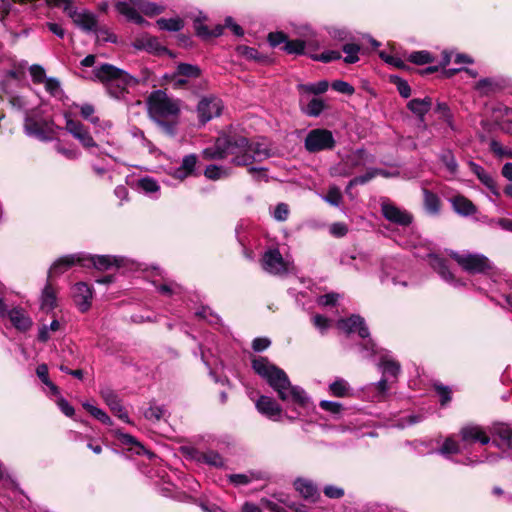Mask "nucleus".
I'll use <instances>...</instances> for the list:
<instances>
[{"label":"nucleus","instance_id":"5701e85b","mask_svg":"<svg viewBox=\"0 0 512 512\" xmlns=\"http://www.w3.org/2000/svg\"><path fill=\"white\" fill-rule=\"evenodd\" d=\"M367 161V153L364 149H357L343 159V165L348 169L343 175H350L352 170L362 167Z\"/></svg>","mask_w":512,"mask_h":512},{"label":"nucleus","instance_id":"f257e3e1","mask_svg":"<svg viewBox=\"0 0 512 512\" xmlns=\"http://www.w3.org/2000/svg\"><path fill=\"white\" fill-rule=\"evenodd\" d=\"M270 150L261 143L250 142L244 136L223 135L216 139L211 147L202 151L206 160H221L230 157L236 166H250L255 161H263L270 157Z\"/></svg>","mask_w":512,"mask_h":512},{"label":"nucleus","instance_id":"f704fd0d","mask_svg":"<svg viewBox=\"0 0 512 512\" xmlns=\"http://www.w3.org/2000/svg\"><path fill=\"white\" fill-rule=\"evenodd\" d=\"M325 108L326 104L324 100L321 98H312L303 109V112L310 117H318Z\"/></svg>","mask_w":512,"mask_h":512},{"label":"nucleus","instance_id":"f03ea898","mask_svg":"<svg viewBox=\"0 0 512 512\" xmlns=\"http://www.w3.org/2000/svg\"><path fill=\"white\" fill-rule=\"evenodd\" d=\"M254 371L278 393L281 400H291L295 404L305 407L308 403V396L299 386L291 385L287 374L280 368L271 364L267 358L258 357L252 360Z\"/></svg>","mask_w":512,"mask_h":512},{"label":"nucleus","instance_id":"393cba45","mask_svg":"<svg viewBox=\"0 0 512 512\" xmlns=\"http://www.w3.org/2000/svg\"><path fill=\"white\" fill-rule=\"evenodd\" d=\"M197 164V157L195 154H189L184 156L181 165L174 169L172 176L179 180H184L190 176L195 170Z\"/></svg>","mask_w":512,"mask_h":512},{"label":"nucleus","instance_id":"6e6552de","mask_svg":"<svg viewBox=\"0 0 512 512\" xmlns=\"http://www.w3.org/2000/svg\"><path fill=\"white\" fill-rule=\"evenodd\" d=\"M24 131L26 135L35 137L40 141L52 140V128L45 120H37L29 114H26L24 120Z\"/></svg>","mask_w":512,"mask_h":512},{"label":"nucleus","instance_id":"c03bdc74","mask_svg":"<svg viewBox=\"0 0 512 512\" xmlns=\"http://www.w3.org/2000/svg\"><path fill=\"white\" fill-rule=\"evenodd\" d=\"M461 450L462 448L460 444L452 437H448L439 449V453L446 456L450 454H458Z\"/></svg>","mask_w":512,"mask_h":512},{"label":"nucleus","instance_id":"bf43d9fd","mask_svg":"<svg viewBox=\"0 0 512 512\" xmlns=\"http://www.w3.org/2000/svg\"><path fill=\"white\" fill-rule=\"evenodd\" d=\"M29 72L34 83H43L47 79L45 70L40 65H32Z\"/></svg>","mask_w":512,"mask_h":512},{"label":"nucleus","instance_id":"72a5a7b5","mask_svg":"<svg viewBox=\"0 0 512 512\" xmlns=\"http://www.w3.org/2000/svg\"><path fill=\"white\" fill-rule=\"evenodd\" d=\"M143 415L147 420L156 423L166 417L167 410L164 406L156 405L155 402H151L150 406L144 411Z\"/></svg>","mask_w":512,"mask_h":512},{"label":"nucleus","instance_id":"ddd939ff","mask_svg":"<svg viewBox=\"0 0 512 512\" xmlns=\"http://www.w3.org/2000/svg\"><path fill=\"white\" fill-rule=\"evenodd\" d=\"M337 328L347 334L357 331L359 336L364 339L368 338L370 335L369 329L365 324L364 318H362L359 315H352L347 319L338 320Z\"/></svg>","mask_w":512,"mask_h":512},{"label":"nucleus","instance_id":"5fc2aeb1","mask_svg":"<svg viewBox=\"0 0 512 512\" xmlns=\"http://www.w3.org/2000/svg\"><path fill=\"white\" fill-rule=\"evenodd\" d=\"M311 58L313 60L328 63V62H331L334 60H339L341 58V54L339 51L330 50V51H325L319 55H311Z\"/></svg>","mask_w":512,"mask_h":512},{"label":"nucleus","instance_id":"774afa93","mask_svg":"<svg viewBox=\"0 0 512 512\" xmlns=\"http://www.w3.org/2000/svg\"><path fill=\"white\" fill-rule=\"evenodd\" d=\"M313 323L322 333L330 327V320L322 315H315Z\"/></svg>","mask_w":512,"mask_h":512},{"label":"nucleus","instance_id":"b1692460","mask_svg":"<svg viewBox=\"0 0 512 512\" xmlns=\"http://www.w3.org/2000/svg\"><path fill=\"white\" fill-rule=\"evenodd\" d=\"M469 166L471 171L478 177L483 185H485L492 194L495 196H499V190L497 188L496 182L491 174L485 171L483 167L476 164L475 162H469Z\"/></svg>","mask_w":512,"mask_h":512},{"label":"nucleus","instance_id":"cd10ccee","mask_svg":"<svg viewBox=\"0 0 512 512\" xmlns=\"http://www.w3.org/2000/svg\"><path fill=\"white\" fill-rule=\"evenodd\" d=\"M423 203L428 214L437 215L440 213L441 201L435 193L427 189H423Z\"/></svg>","mask_w":512,"mask_h":512},{"label":"nucleus","instance_id":"6ab92c4d","mask_svg":"<svg viewBox=\"0 0 512 512\" xmlns=\"http://www.w3.org/2000/svg\"><path fill=\"white\" fill-rule=\"evenodd\" d=\"M256 408L259 413L274 421L279 420L282 412L281 407L274 399L264 395L257 400Z\"/></svg>","mask_w":512,"mask_h":512},{"label":"nucleus","instance_id":"09e8293b","mask_svg":"<svg viewBox=\"0 0 512 512\" xmlns=\"http://www.w3.org/2000/svg\"><path fill=\"white\" fill-rule=\"evenodd\" d=\"M374 177H376V172H374V169L368 170L364 175H360L357 177H354L351 179L347 185L346 190H350L352 187L356 185H363L372 180Z\"/></svg>","mask_w":512,"mask_h":512},{"label":"nucleus","instance_id":"a19ab883","mask_svg":"<svg viewBox=\"0 0 512 512\" xmlns=\"http://www.w3.org/2000/svg\"><path fill=\"white\" fill-rule=\"evenodd\" d=\"M83 407L94 417L96 418L97 420H99L100 422H102L103 424L105 425H112V420L111 418L107 415V413L105 411H103L102 409L92 405V404H89V403H84L83 404Z\"/></svg>","mask_w":512,"mask_h":512},{"label":"nucleus","instance_id":"052dcab7","mask_svg":"<svg viewBox=\"0 0 512 512\" xmlns=\"http://www.w3.org/2000/svg\"><path fill=\"white\" fill-rule=\"evenodd\" d=\"M319 406L323 410H325L333 415H338L342 411V405L339 402H335V401L322 400L319 403Z\"/></svg>","mask_w":512,"mask_h":512},{"label":"nucleus","instance_id":"bb28decb","mask_svg":"<svg viewBox=\"0 0 512 512\" xmlns=\"http://www.w3.org/2000/svg\"><path fill=\"white\" fill-rule=\"evenodd\" d=\"M452 207L462 216H470L476 212L474 204L464 196H455L451 199Z\"/></svg>","mask_w":512,"mask_h":512},{"label":"nucleus","instance_id":"39448f33","mask_svg":"<svg viewBox=\"0 0 512 512\" xmlns=\"http://www.w3.org/2000/svg\"><path fill=\"white\" fill-rule=\"evenodd\" d=\"M116 9L121 15L125 16L127 20L137 24L144 22L143 17L140 15L141 13L153 16L163 11L162 7L147 0L121 1L116 4Z\"/></svg>","mask_w":512,"mask_h":512},{"label":"nucleus","instance_id":"7ed1b4c3","mask_svg":"<svg viewBox=\"0 0 512 512\" xmlns=\"http://www.w3.org/2000/svg\"><path fill=\"white\" fill-rule=\"evenodd\" d=\"M146 104L150 118L165 134L173 136L181 111L180 101L163 90H155L148 96Z\"/></svg>","mask_w":512,"mask_h":512},{"label":"nucleus","instance_id":"c756f323","mask_svg":"<svg viewBox=\"0 0 512 512\" xmlns=\"http://www.w3.org/2000/svg\"><path fill=\"white\" fill-rule=\"evenodd\" d=\"M311 45H313V42L310 40H287L286 44L282 47V49L288 54L302 55L305 53V48Z\"/></svg>","mask_w":512,"mask_h":512},{"label":"nucleus","instance_id":"9b49d317","mask_svg":"<svg viewBox=\"0 0 512 512\" xmlns=\"http://www.w3.org/2000/svg\"><path fill=\"white\" fill-rule=\"evenodd\" d=\"M262 268L273 275H281L288 271L281 253L278 249H270L266 251L262 257Z\"/></svg>","mask_w":512,"mask_h":512},{"label":"nucleus","instance_id":"f8f14e48","mask_svg":"<svg viewBox=\"0 0 512 512\" xmlns=\"http://www.w3.org/2000/svg\"><path fill=\"white\" fill-rule=\"evenodd\" d=\"M65 129L75 138L77 139L84 148H92L96 147V143L93 140L91 134L87 130V128L78 121H74L68 116H66V126Z\"/></svg>","mask_w":512,"mask_h":512},{"label":"nucleus","instance_id":"2f4dec72","mask_svg":"<svg viewBox=\"0 0 512 512\" xmlns=\"http://www.w3.org/2000/svg\"><path fill=\"white\" fill-rule=\"evenodd\" d=\"M329 88V82L321 80L317 83L299 84L297 89L300 93L319 95L325 93Z\"/></svg>","mask_w":512,"mask_h":512},{"label":"nucleus","instance_id":"58836bf2","mask_svg":"<svg viewBox=\"0 0 512 512\" xmlns=\"http://www.w3.org/2000/svg\"><path fill=\"white\" fill-rule=\"evenodd\" d=\"M118 439L121 441V443L131 446L130 449L134 450L136 454H142L146 452L144 446L130 434L119 433Z\"/></svg>","mask_w":512,"mask_h":512},{"label":"nucleus","instance_id":"20e7f679","mask_svg":"<svg viewBox=\"0 0 512 512\" xmlns=\"http://www.w3.org/2000/svg\"><path fill=\"white\" fill-rule=\"evenodd\" d=\"M94 77L106 88L110 96L123 99L139 84V80L111 64H102L93 70Z\"/></svg>","mask_w":512,"mask_h":512},{"label":"nucleus","instance_id":"338daca9","mask_svg":"<svg viewBox=\"0 0 512 512\" xmlns=\"http://www.w3.org/2000/svg\"><path fill=\"white\" fill-rule=\"evenodd\" d=\"M56 151L68 159H76L80 155V152L76 148H65L60 143L56 145Z\"/></svg>","mask_w":512,"mask_h":512},{"label":"nucleus","instance_id":"3c124183","mask_svg":"<svg viewBox=\"0 0 512 512\" xmlns=\"http://www.w3.org/2000/svg\"><path fill=\"white\" fill-rule=\"evenodd\" d=\"M441 161L443 162V164L445 165V167L451 174H456L457 169H458V164H457L456 159L451 151L443 152L441 155Z\"/></svg>","mask_w":512,"mask_h":512},{"label":"nucleus","instance_id":"13d9d810","mask_svg":"<svg viewBox=\"0 0 512 512\" xmlns=\"http://www.w3.org/2000/svg\"><path fill=\"white\" fill-rule=\"evenodd\" d=\"M324 200L333 206H339L342 200L340 190L337 187H331Z\"/></svg>","mask_w":512,"mask_h":512},{"label":"nucleus","instance_id":"680f3d73","mask_svg":"<svg viewBox=\"0 0 512 512\" xmlns=\"http://www.w3.org/2000/svg\"><path fill=\"white\" fill-rule=\"evenodd\" d=\"M332 88L340 93L352 95L355 91L354 87L346 81L336 80L332 83Z\"/></svg>","mask_w":512,"mask_h":512},{"label":"nucleus","instance_id":"de8ad7c7","mask_svg":"<svg viewBox=\"0 0 512 512\" xmlns=\"http://www.w3.org/2000/svg\"><path fill=\"white\" fill-rule=\"evenodd\" d=\"M177 75L180 77L196 78L200 75V69L197 66L182 63L177 67Z\"/></svg>","mask_w":512,"mask_h":512},{"label":"nucleus","instance_id":"a211bd4d","mask_svg":"<svg viewBox=\"0 0 512 512\" xmlns=\"http://www.w3.org/2000/svg\"><path fill=\"white\" fill-rule=\"evenodd\" d=\"M76 263L86 266V263H84V255L83 254H75V255H69L62 257L55 261L52 266L49 269L48 272V279L60 275L64 273L67 269H69L71 266L75 265Z\"/></svg>","mask_w":512,"mask_h":512},{"label":"nucleus","instance_id":"6e6d98bb","mask_svg":"<svg viewBox=\"0 0 512 512\" xmlns=\"http://www.w3.org/2000/svg\"><path fill=\"white\" fill-rule=\"evenodd\" d=\"M94 112H95L94 106L91 104L86 103V104L81 105V107H80L81 116L84 119L89 120L92 124L97 125L100 120L98 117L93 116Z\"/></svg>","mask_w":512,"mask_h":512},{"label":"nucleus","instance_id":"a878e982","mask_svg":"<svg viewBox=\"0 0 512 512\" xmlns=\"http://www.w3.org/2000/svg\"><path fill=\"white\" fill-rule=\"evenodd\" d=\"M432 107V99L425 97L423 99L415 98L408 102L407 108L420 120H424V116L430 111Z\"/></svg>","mask_w":512,"mask_h":512},{"label":"nucleus","instance_id":"4c0bfd02","mask_svg":"<svg viewBox=\"0 0 512 512\" xmlns=\"http://www.w3.org/2000/svg\"><path fill=\"white\" fill-rule=\"evenodd\" d=\"M495 434L501 440V443H496L497 446L512 448V429L510 427L501 425L495 429Z\"/></svg>","mask_w":512,"mask_h":512},{"label":"nucleus","instance_id":"2eb2a0df","mask_svg":"<svg viewBox=\"0 0 512 512\" xmlns=\"http://www.w3.org/2000/svg\"><path fill=\"white\" fill-rule=\"evenodd\" d=\"M6 313L16 329L27 331L31 327L32 321L22 309L14 308L7 312L6 305L0 297V315L4 316Z\"/></svg>","mask_w":512,"mask_h":512},{"label":"nucleus","instance_id":"4468645a","mask_svg":"<svg viewBox=\"0 0 512 512\" xmlns=\"http://www.w3.org/2000/svg\"><path fill=\"white\" fill-rule=\"evenodd\" d=\"M460 437L463 442V448L475 442H480L482 445H486L490 442V437L485 433L482 427L474 424L463 426L460 430Z\"/></svg>","mask_w":512,"mask_h":512},{"label":"nucleus","instance_id":"423d86ee","mask_svg":"<svg viewBox=\"0 0 512 512\" xmlns=\"http://www.w3.org/2000/svg\"><path fill=\"white\" fill-rule=\"evenodd\" d=\"M336 140L333 133L325 128L310 130L304 140V147L310 153L334 149Z\"/></svg>","mask_w":512,"mask_h":512},{"label":"nucleus","instance_id":"e2e57ef3","mask_svg":"<svg viewBox=\"0 0 512 512\" xmlns=\"http://www.w3.org/2000/svg\"><path fill=\"white\" fill-rule=\"evenodd\" d=\"M288 38L283 32H271L268 34V42L272 47H276L280 44H286Z\"/></svg>","mask_w":512,"mask_h":512},{"label":"nucleus","instance_id":"69168bd1","mask_svg":"<svg viewBox=\"0 0 512 512\" xmlns=\"http://www.w3.org/2000/svg\"><path fill=\"white\" fill-rule=\"evenodd\" d=\"M340 298V295L337 293H327L325 295H321L318 298V304L321 306H329L334 305L338 299Z\"/></svg>","mask_w":512,"mask_h":512},{"label":"nucleus","instance_id":"a18cd8bd","mask_svg":"<svg viewBox=\"0 0 512 512\" xmlns=\"http://www.w3.org/2000/svg\"><path fill=\"white\" fill-rule=\"evenodd\" d=\"M408 60L417 65H424L434 61V58L428 51H415L408 56Z\"/></svg>","mask_w":512,"mask_h":512},{"label":"nucleus","instance_id":"1a4fd4ad","mask_svg":"<svg viewBox=\"0 0 512 512\" xmlns=\"http://www.w3.org/2000/svg\"><path fill=\"white\" fill-rule=\"evenodd\" d=\"M381 212L386 220L399 226H408L413 221L411 213L397 207L387 199L381 202Z\"/></svg>","mask_w":512,"mask_h":512},{"label":"nucleus","instance_id":"79ce46f5","mask_svg":"<svg viewBox=\"0 0 512 512\" xmlns=\"http://www.w3.org/2000/svg\"><path fill=\"white\" fill-rule=\"evenodd\" d=\"M380 367L384 375L394 378H396L400 372V364L392 359L383 358Z\"/></svg>","mask_w":512,"mask_h":512},{"label":"nucleus","instance_id":"ea45409f","mask_svg":"<svg viewBox=\"0 0 512 512\" xmlns=\"http://www.w3.org/2000/svg\"><path fill=\"white\" fill-rule=\"evenodd\" d=\"M481 94L489 95L499 89V84L491 78H484L477 82L475 87Z\"/></svg>","mask_w":512,"mask_h":512},{"label":"nucleus","instance_id":"0eeeda50","mask_svg":"<svg viewBox=\"0 0 512 512\" xmlns=\"http://www.w3.org/2000/svg\"><path fill=\"white\" fill-rule=\"evenodd\" d=\"M450 256L468 273H484L492 268L489 259L482 254L451 252Z\"/></svg>","mask_w":512,"mask_h":512},{"label":"nucleus","instance_id":"4be33fe9","mask_svg":"<svg viewBox=\"0 0 512 512\" xmlns=\"http://www.w3.org/2000/svg\"><path fill=\"white\" fill-rule=\"evenodd\" d=\"M430 265L431 267L440 275V277L453 285L461 284L453 275V273L449 270L447 266V262L445 259L437 256L430 255Z\"/></svg>","mask_w":512,"mask_h":512},{"label":"nucleus","instance_id":"f3484780","mask_svg":"<svg viewBox=\"0 0 512 512\" xmlns=\"http://www.w3.org/2000/svg\"><path fill=\"white\" fill-rule=\"evenodd\" d=\"M66 10L73 20L74 24L84 31H94L97 27V21L92 13L86 11H76L73 7H66Z\"/></svg>","mask_w":512,"mask_h":512},{"label":"nucleus","instance_id":"e433bc0d","mask_svg":"<svg viewBox=\"0 0 512 512\" xmlns=\"http://www.w3.org/2000/svg\"><path fill=\"white\" fill-rule=\"evenodd\" d=\"M329 391L335 397H345L349 393L348 382L342 378H338L329 385Z\"/></svg>","mask_w":512,"mask_h":512},{"label":"nucleus","instance_id":"864d4df0","mask_svg":"<svg viewBox=\"0 0 512 512\" xmlns=\"http://www.w3.org/2000/svg\"><path fill=\"white\" fill-rule=\"evenodd\" d=\"M138 185L145 193H155L159 190L158 183L150 177L140 179Z\"/></svg>","mask_w":512,"mask_h":512},{"label":"nucleus","instance_id":"37998d69","mask_svg":"<svg viewBox=\"0 0 512 512\" xmlns=\"http://www.w3.org/2000/svg\"><path fill=\"white\" fill-rule=\"evenodd\" d=\"M343 52L346 54L344 58V62L348 64L356 63L359 60L358 53L360 51V47L354 43H348L343 46Z\"/></svg>","mask_w":512,"mask_h":512},{"label":"nucleus","instance_id":"603ef678","mask_svg":"<svg viewBox=\"0 0 512 512\" xmlns=\"http://www.w3.org/2000/svg\"><path fill=\"white\" fill-rule=\"evenodd\" d=\"M46 91L53 97H60L63 93L60 82L56 78H47L44 82Z\"/></svg>","mask_w":512,"mask_h":512},{"label":"nucleus","instance_id":"473e14b6","mask_svg":"<svg viewBox=\"0 0 512 512\" xmlns=\"http://www.w3.org/2000/svg\"><path fill=\"white\" fill-rule=\"evenodd\" d=\"M230 175L231 169L225 166L208 165L204 170V176L213 181L227 178Z\"/></svg>","mask_w":512,"mask_h":512},{"label":"nucleus","instance_id":"4d7b16f0","mask_svg":"<svg viewBox=\"0 0 512 512\" xmlns=\"http://www.w3.org/2000/svg\"><path fill=\"white\" fill-rule=\"evenodd\" d=\"M7 81L8 80H5L2 82V90L9 94V102L10 104L14 107V108H17V109H23L25 106H26V102L25 100L20 97V96H16V95H12L8 92L7 90Z\"/></svg>","mask_w":512,"mask_h":512},{"label":"nucleus","instance_id":"c85d7f7f","mask_svg":"<svg viewBox=\"0 0 512 512\" xmlns=\"http://www.w3.org/2000/svg\"><path fill=\"white\" fill-rule=\"evenodd\" d=\"M294 486L306 499H314L318 495L317 487L310 480L299 478L294 482Z\"/></svg>","mask_w":512,"mask_h":512},{"label":"nucleus","instance_id":"49530a36","mask_svg":"<svg viewBox=\"0 0 512 512\" xmlns=\"http://www.w3.org/2000/svg\"><path fill=\"white\" fill-rule=\"evenodd\" d=\"M199 460L215 467H221L224 464L223 458L215 451H207L200 455Z\"/></svg>","mask_w":512,"mask_h":512},{"label":"nucleus","instance_id":"dca6fc26","mask_svg":"<svg viewBox=\"0 0 512 512\" xmlns=\"http://www.w3.org/2000/svg\"><path fill=\"white\" fill-rule=\"evenodd\" d=\"M101 396L115 416L126 423H131L127 412L121 404V400L113 390L105 388L101 390Z\"/></svg>","mask_w":512,"mask_h":512},{"label":"nucleus","instance_id":"0e129e2a","mask_svg":"<svg viewBox=\"0 0 512 512\" xmlns=\"http://www.w3.org/2000/svg\"><path fill=\"white\" fill-rule=\"evenodd\" d=\"M289 215V207L285 203H279L273 212V217L277 221L287 220Z\"/></svg>","mask_w":512,"mask_h":512},{"label":"nucleus","instance_id":"aec40b11","mask_svg":"<svg viewBox=\"0 0 512 512\" xmlns=\"http://www.w3.org/2000/svg\"><path fill=\"white\" fill-rule=\"evenodd\" d=\"M123 262V258L108 256V255H98V256H84V263L86 266L92 265L94 268L98 270H108L112 266L119 267Z\"/></svg>","mask_w":512,"mask_h":512},{"label":"nucleus","instance_id":"7c9ffc66","mask_svg":"<svg viewBox=\"0 0 512 512\" xmlns=\"http://www.w3.org/2000/svg\"><path fill=\"white\" fill-rule=\"evenodd\" d=\"M56 306V293L52 285L48 282L41 295V308L47 311L54 309Z\"/></svg>","mask_w":512,"mask_h":512},{"label":"nucleus","instance_id":"8fccbe9b","mask_svg":"<svg viewBox=\"0 0 512 512\" xmlns=\"http://www.w3.org/2000/svg\"><path fill=\"white\" fill-rule=\"evenodd\" d=\"M435 111L439 114L440 118L443 119L451 129H454L452 114L446 103L439 102L436 106Z\"/></svg>","mask_w":512,"mask_h":512},{"label":"nucleus","instance_id":"9d476101","mask_svg":"<svg viewBox=\"0 0 512 512\" xmlns=\"http://www.w3.org/2000/svg\"><path fill=\"white\" fill-rule=\"evenodd\" d=\"M223 105L217 97H204L197 106L199 120L202 124L221 114Z\"/></svg>","mask_w":512,"mask_h":512},{"label":"nucleus","instance_id":"412c9836","mask_svg":"<svg viewBox=\"0 0 512 512\" xmlns=\"http://www.w3.org/2000/svg\"><path fill=\"white\" fill-rule=\"evenodd\" d=\"M73 297L80 311L85 312L90 308L92 290L86 283L79 282L74 285Z\"/></svg>","mask_w":512,"mask_h":512},{"label":"nucleus","instance_id":"c9c22d12","mask_svg":"<svg viewBox=\"0 0 512 512\" xmlns=\"http://www.w3.org/2000/svg\"><path fill=\"white\" fill-rule=\"evenodd\" d=\"M157 25L161 30L171 31V32H177L180 31L184 24L183 21L180 18H160L157 20Z\"/></svg>","mask_w":512,"mask_h":512}]
</instances>
